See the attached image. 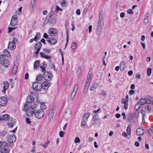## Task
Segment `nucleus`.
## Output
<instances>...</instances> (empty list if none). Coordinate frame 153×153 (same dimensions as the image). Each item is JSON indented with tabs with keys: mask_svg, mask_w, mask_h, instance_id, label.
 Masks as SVG:
<instances>
[{
	"mask_svg": "<svg viewBox=\"0 0 153 153\" xmlns=\"http://www.w3.org/2000/svg\"><path fill=\"white\" fill-rule=\"evenodd\" d=\"M39 103L36 102V104L33 103L31 104L26 105L25 106L27 115L28 116H32L34 114L36 118L38 119H40L42 118L45 114V112L42 110H38L36 111L35 113L34 111L39 106Z\"/></svg>",
	"mask_w": 153,
	"mask_h": 153,
	"instance_id": "nucleus-1",
	"label": "nucleus"
},
{
	"mask_svg": "<svg viewBox=\"0 0 153 153\" xmlns=\"http://www.w3.org/2000/svg\"><path fill=\"white\" fill-rule=\"evenodd\" d=\"M143 99H140L137 104L135 106V109L137 111L139 109H141V112L143 115Z\"/></svg>",
	"mask_w": 153,
	"mask_h": 153,
	"instance_id": "nucleus-2",
	"label": "nucleus"
},
{
	"mask_svg": "<svg viewBox=\"0 0 153 153\" xmlns=\"http://www.w3.org/2000/svg\"><path fill=\"white\" fill-rule=\"evenodd\" d=\"M50 53V51L48 49L44 48L43 49V52H40V54L41 57L48 59H50L51 56L45 55V53L48 54Z\"/></svg>",
	"mask_w": 153,
	"mask_h": 153,
	"instance_id": "nucleus-3",
	"label": "nucleus"
},
{
	"mask_svg": "<svg viewBox=\"0 0 153 153\" xmlns=\"http://www.w3.org/2000/svg\"><path fill=\"white\" fill-rule=\"evenodd\" d=\"M91 80V75L88 74L87 77L85 85L84 90V92L85 94L87 92Z\"/></svg>",
	"mask_w": 153,
	"mask_h": 153,
	"instance_id": "nucleus-4",
	"label": "nucleus"
},
{
	"mask_svg": "<svg viewBox=\"0 0 153 153\" xmlns=\"http://www.w3.org/2000/svg\"><path fill=\"white\" fill-rule=\"evenodd\" d=\"M7 146V143L4 141L0 142V148L4 151V153H9V150L7 148H5Z\"/></svg>",
	"mask_w": 153,
	"mask_h": 153,
	"instance_id": "nucleus-5",
	"label": "nucleus"
},
{
	"mask_svg": "<svg viewBox=\"0 0 153 153\" xmlns=\"http://www.w3.org/2000/svg\"><path fill=\"white\" fill-rule=\"evenodd\" d=\"M32 87L33 89L36 91H39L42 88V85L41 83L36 82L34 83L32 85Z\"/></svg>",
	"mask_w": 153,
	"mask_h": 153,
	"instance_id": "nucleus-6",
	"label": "nucleus"
},
{
	"mask_svg": "<svg viewBox=\"0 0 153 153\" xmlns=\"http://www.w3.org/2000/svg\"><path fill=\"white\" fill-rule=\"evenodd\" d=\"M62 9L60 8L59 6H53L51 9V12L50 16H52L53 15V12L54 11L56 13L58 12L59 11L61 12L62 11Z\"/></svg>",
	"mask_w": 153,
	"mask_h": 153,
	"instance_id": "nucleus-7",
	"label": "nucleus"
},
{
	"mask_svg": "<svg viewBox=\"0 0 153 153\" xmlns=\"http://www.w3.org/2000/svg\"><path fill=\"white\" fill-rule=\"evenodd\" d=\"M43 76L44 79L47 81H49L52 78V75L48 72H45Z\"/></svg>",
	"mask_w": 153,
	"mask_h": 153,
	"instance_id": "nucleus-8",
	"label": "nucleus"
},
{
	"mask_svg": "<svg viewBox=\"0 0 153 153\" xmlns=\"http://www.w3.org/2000/svg\"><path fill=\"white\" fill-rule=\"evenodd\" d=\"M7 103V98L4 97H1L0 98V105L3 106L6 105Z\"/></svg>",
	"mask_w": 153,
	"mask_h": 153,
	"instance_id": "nucleus-9",
	"label": "nucleus"
},
{
	"mask_svg": "<svg viewBox=\"0 0 153 153\" xmlns=\"http://www.w3.org/2000/svg\"><path fill=\"white\" fill-rule=\"evenodd\" d=\"M58 30L56 29L51 28L48 30V33L52 36L56 35L57 34Z\"/></svg>",
	"mask_w": 153,
	"mask_h": 153,
	"instance_id": "nucleus-10",
	"label": "nucleus"
},
{
	"mask_svg": "<svg viewBox=\"0 0 153 153\" xmlns=\"http://www.w3.org/2000/svg\"><path fill=\"white\" fill-rule=\"evenodd\" d=\"M16 137L14 134L11 136H9L7 139L8 141L11 143H13L16 141Z\"/></svg>",
	"mask_w": 153,
	"mask_h": 153,
	"instance_id": "nucleus-11",
	"label": "nucleus"
},
{
	"mask_svg": "<svg viewBox=\"0 0 153 153\" xmlns=\"http://www.w3.org/2000/svg\"><path fill=\"white\" fill-rule=\"evenodd\" d=\"M16 47V46L15 43L12 42L11 41L9 42L8 48L9 50H14L15 49Z\"/></svg>",
	"mask_w": 153,
	"mask_h": 153,
	"instance_id": "nucleus-12",
	"label": "nucleus"
},
{
	"mask_svg": "<svg viewBox=\"0 0 153 153\" xmlns=\"http://www.w3.org/2000/svg\"><path fill=\"white\" fill-rule=\"evenodd\" d=\"M34 100V98L32 97L31 96H28L27 99H26V101L27 103H28V104H25V105L24 106L26 105H30V104H33V103H32V102L33 101V100ZM34 104H36V103H35L34 102H33Z\"/></svg>",
	"mask_w": 153,
	"mask_h": 153,
	"instance_id": "nucleus-13",
	"label": "nucleus"
},
{
	"mask_svg": "<svg viewBox=\"0 0 153 153\" xmlns=\"http://www.w3.org/2000/svg\"><path fill=\"white\" fill-rule=\"evenodd\" d=\"M99 86V85L97 83H94L92 84L91 86L90 90L91 91H94L95 89H97Z\"/></svg>",
	"mask_w": 153,
	"mask_h": 153,
	"instance_id": "nucleus-14",
	"label": "nucleus"
},
{
	"mask_svg": "<svg viewBox=\"0 0 153 153\" xmlns=\"http://www.w3.org/2000/svg\"><path fill=\"white\" fill-rule=\"evenodd\" d=\"M47 66V64L44 62L41 64L40 68L42 69V72H45L46 71L45 68Z\"/></svg>",
	"mask_w": 153,
	"mask_h": 153,
	"instance_id": "nucleus-15",
	"label": "nucleus"
},
{
	"mask_svg": "<svg viewBox=\"0 0 153 153\" xmlns=\"http://www.w3.org/2000/svg\"><path fill=\"white\" fill-rule=\"evenodd\" d=\"M47 42L50 43L54 45L57 43L56 40L54 38H48L47 40Z\"/></svg>",
	"mask_w": 153,
	"mask_h": 153,
	"instance_id": "nucleus-16",
	"label": "nucleus"
},
{
	"mask_svg": "<svg viewBox=\"0 0 153 153\" xmlns=\"http://www.w3.org/2000/svg\"><path fill=\"white\" fill-rule=\"evenodd\" d=\"M42 85L43 89L45 90H47L50 86L49 83L47 81L43 82Z\"/></svg>",
	"mask_w": 153,
	"mask_h": 153,
	"instance_id": "nucleus-17",
	"label": "nucleus"
},
{
	"mask_svg": "<svg viewBox=\"0 0 153 153\" xmlns=\"http://www.w3.org/2000/svg\"><path fill=\"white\" fill-rule=\"evenodd\" d=\"M16 120L14 119H11L8 122V126L9 127H12L13 125L15 124Z\"/></svg>",
	"mask_w": 153,
	"mask_h": 153,
	"instance_id": "nucleus-18",
	"label": "nucleus"
},
{
	"mask_svg": "<svg viewBox=\"0 0 153 153\" xmlns=\"http://www.w3.org/2000/svg\"><path fill=\"white\" fill-rule=\"evenodd\" d=\"M43 76L41 74H39L36 77V80L37 81V82L41 83L43 81Z\"/></svg>",
	"mask_w": 153,
	"mask_h": 153,
	"instance_id": "nucleus-19",
	"label": "nucleus"
},
{
	"mask_svg": "<svg viewBox=\"0 0 153 153\" xmlns=\"http://www.w3.org/2000/svg\"><path fill=\"white\" fill-rule=\"evenodd\" d=\"M9 87V85L8 82L7 81H4V85L3 86V92L5 93L6 90Z\"/></svg>",
	"mask_w": 153,
	"mask_h": 153,
	"instance_id": "nucleus-20",
	"label": "nucleus"
},
{
	"mask_svg": "<svg viewBox=\"0 0 153 153\" xmlns=\"http://www.w3.org/2000/svg\"><path fill=\"white\" fill-rule=\"evenodd\" d=\"M90 114L89 113H87L85 114L82 117V120L84 121H87L88 119L90 116Z\"/></svg>",
	"mask_w": 153,
	"mask_h": 153,
	"instance_id": "nucleus-21",
	"label": "nucleus"
},
{
	"mask_svg": "<svg viewBox=\"0 0 153 153\" xmlns=\"http://www.w3.org/2000/svg\"><path fill=\"white\" fill-rule=\"evenodd\" d=\"M150 16V14L148 13H146L145 15V19H144V24H146L149 21V18Z\"/></svg>",
	"mask_w": 153,
	"mask_h": 153,
	"instance_id": "nucleus-22",
	"label": "nucleus"
},
{
	"mask_svg": "<svg viewBox=\"0 0 153 153\" xmlns=\"http://www.w3.org/2000/svg\"><path fill=\"white\" fill-rule=\"evenodd\" d=\"M42 46V44L40 42H37L35 45L34 48L36 50H40Z\"/></svg>",
	"mask_w": 153,
	"mask_h": 153,
	"instance_id": "nucleus-23",
	"label": "nucleus"
},
{
	"mask_svg": "<svg viewBox=\"0 0 153 153\" xmlns=\"http://www.w3.org/2000/svg\"><path fill=\"white\" fill-rule=\"evenodd\" d=\"M123 104H124V108L125 110H127L128 108V100H126L125 99H123L122 102Z\"/></svg>",
	"mask_w": 153,
	"mask_h": 153,
	"instance_id": "nucleus-24",
	"label": "nucleus"
},
{
	"mask_svg": "<svg viewBox=\"0 0 153 153\" xmlns=\"http://www.w3.org/2000/svg\"><path fill=\"white\" fill-rule=\"evenodd\" d=\"M143 129L142 128H138L137 129L136 132L137 135L141 136L143 134Z\"/></svg>",
	"mask_w": 153,
	"mask_h": 153,
	"instance_id": "nucleus-25",
	"label": "nucleus"
},
{
	"mask_svg": "<svg viewBox=\"0 0 153 153\" xmlns=\"http://www.w3.org/2000/svg\"><path fill=\"white\" fill-rule=\"evenodd\" d=\"M126 62L124 61L122 62L120 65V69L122 71H123L126 67Z\"/></svg>",
	"mask_w": 153,
	"mask_h": 153,
	"instance_id": "nucleus-26",
	"label": "nucleus"
},
{
	"mask_svg": "<svg viewBox=\"0 0 153 153\" xmlns=\"http://www.w3.org/2000/svg\"><path fill=\"white\" fill-rule=\"evenodd\" d=\"M148 130L150 135L153 137V128L151 126H149L148 127Z\"/></svg>",
	"mask_w": 153,
	"mask_h": 153,
	"instance_id": "nucleus-27",
	"label": "nucleus"
},
{
	"mask_svg": "<svg viewBox=\"0 0 153 153\" xmlns=\"http://www.w3.org/2000/svg\"><path fill=\"white\" fill-rule=\"evenodd\" d=\"M1 65L5 68H7L10 65L9 61L8 60L5 59L3 62L2 64Z\"/></svg>",
	"mask_w": 153,
	"mask_h": 153,
	"instance_id": "nucleus-28",
	"label": "nucleus"
},
{
	"mask_svg": "<svg viewBox=\"0 0 153 153\" xmlns=\"http://www.w3.org/2000/svg\"><path fill=\"white\" fill-rule=\"evenodd\" d=\"M54 111L53 109L50 111L48 115V118L51 120L53 118L54 115Z\"/></svg>",
	"mask_w": 153,
	"mask_h": 153,
	"instance_id": "nucleus-29",
	"label": "nucleus"
},
{
	"mask_svg": "<svg viewBox=\"0 0 153 153\" xmlns=\"http://www.w3.org/2000/svg\"><path fill=\"white\" fill-rule=\"evenodd\" d=\"M126 132L129 135V138H130L131 136V126L130 125H129L127 126L126 129Z\"/></svg>",
	"mask_w": 153,
	"mask_h": 153,
	"instance_id": "nucleus-30",
	"label": "nucleus"
},
{
	"mask_svg": "<svg viewBox=\"0 0 153 153\" xmlns=\"http://www.w3.org/2000/svg\"><path fill=\"white\" fill-rule=\"evenodd\" d=\"M40 62L39 60H36L34 63V68L37 69L38 68Z\"/></svg>",
	"mask_w": 153,
	"mask_h": 153,
	"instance_id": "nucleus-31",
	"label": "nucleus"
},
{
	"mask_svg": "<svg viewBox=\"0 0 153 153\" xmlns=\"http://www.w3.org/2000/svg\"><path fill=\"white\" fill-rule=\"evenodd\" d=\"M10 118L9 116L7 114H5L3 115L2 116V119L4 121H6L8 120Z\"/></svg>",
	"mask_w": 153,
	"mask_h": 153,
	"instance_id": "nucleus-32",
	"label": "nucleus"
},
{
	"mask_svg": "<svg viewBox=\"0 0 153 153\" xmlns=\"http://www.w3.org/2000/svg\"><path fill=\"white\" fill-rule=\"evenodd\" d=\"M40 38V33H37L36 35L34 37L35 41L37 42Z\"/></svg>",
	"mask_w": 153,
	"mask_h": 153,
	"instance_id": "nucleus-33",
	"label": "nucleus"
},
{
	"mask_svg": "<svg viewBox=\"0 0 153 153\" xmlns=\"http://www.w3.org/2000/svg\"><path fill=\"white\" fill-rule=\"evenodd\" d=\"M17 20L11 19L10 25L11 26H14L17 24Z\"/></svg>",
	"mask_w": 153,
	"mask_h": 153,
	"instance_id": "nucleus-34",
	"label": "nucleus"
},
{
	"mask_svg": "<svg viewBox=\"0 0 153 153\" xmlns=\"http://www.w3.org/2000/svg\"><path fill=\"white\" fill-rule=\"evenodd\" d=\"M145 109L148 113L150 112L151 109V105H145Z\"/></svg>",
	"mask_w": 153,
	"mask_h": 153,
	"instance_id": "nucleus-35",
	"label": "nucleus"
},
{
	"mask_svg": "<svg viewBox=\"0 0 153 153\" xmlns=\"http://www.w3.org/2000/svg\"><path fill=\"white\" fill-rule=\"evenodd\" d=\"M5 60V56L3 54L0 55V64H2L3 62Z\"/></svg>",
	"mask_w": 153,
	"mask_h": 153,
	"instance_id": "nucleus-36",
	"label": "nucleus"
},
{
	"mask_svg": "<svg viewBox=\"0 0 153 153\" xmlns=\"http://www.w3.org/2000/svg\"><path fill=\"white\" fill-rule=\"evenodd\" d=\"M4 56L7 57H9L11 56L10 54L7 49H6L4 50L3 51Z\"/></svg>",
	"mask_w": 153,
	"mask_h": 153,
	"instance_id": "nucleus-37",
	"label": "nucleus"
},
{
	"mask_svg": "<svg viewBox=\"0 0 153 153\" xmlns=\"http://www.w3.org/2000/svg\"><path fill=\"white\" fill-rule=\"evenodd\" d=\"M40 108L42 109L41 110H42L44 111L46 108V106L45 105V103L42 102L40 103Z\"/></svg>",
	"mask_w": 153,
	"mask_h": 153,
	"instance_id": "nucleus-38",
	"label": "nucleus"
},
{
	"mask_svg": "<svg viewBox=\"0 0 153 153\" xmlns=\"http://www.w3.org/2000/svg\"><path fill=\"white\" fill-rule=\"evenodd\" d=\"M99 119V117L96 116H94L91 120V121H93L94 122V123H92V125H93L94 124V123H95Z\"/></svg>",
	"mask_w": 153,
	"mask_h": 153,
	"instance_id": "nucleus-39",
	"label": "nucleus"
},
{
	"mask_svg": "<svg viewBox=\"0 0 153 153\" xmlns=\"http://www.w3.org/2000/svg\"><path fill=\"white\" fill-rule=\"evenodd\" d=\"M87 124L86 121L82 120L81 122V127L82 128H85L87 126Z\"/></svg>",
	"mask_w": 153,
	"mask_h": 153,
	"instance_id": "nucleus-40",
	"label": "nucleus"
},
{
	"mask_svg": "<svg viewBox=\"0 0 153 153\" xmlns=\"http://www.w3.org/2000/svg\"><path fill=\"white\" fill-rule=\"evenodd\" d=\"M78 85L76 84L75 85L72 93L76 94V93L78 89Z\"/></svg>",
	"mask_w": 153,
	"mask_h": 153,
	"instance_id": "nucleus-41",
	"label": "nucleus"
},
{
	"mask_svg": "<svg viewBox=\"0 0 153 153\" xmlns=\"http://www.w3.org/2000/svg\"><path fill=\"white\" fill-rule=\"evenodd\" d=\"M103 16V12L102 11H101L99 14L100 20H102Z\"/></svg>",
	"mask_w": 153,
	"mask_h": 153,
	"instance_id": "nucleus-42",
	"label": "nucleus"
},
{
	"mask_svg": "<svg viewBox=\"0 0 153 153\" xmlns=\"http://www.w3.org/2000/svg\"><path fill=\"white\" fill-rule=\"evenodd\" d=\"M18 69V67L17 65H15L14 66V67L13 70V72L14 74H15L16 72H17Z\"/></svg>",
	"mask_w": 153,
	"mask_h": 153,
	"instance_id": "nucleus-43",
	"label": "nucleus"
},
{
	"mask_svg": "<svg viewBox=\"0 0 153 153\" xmlns=\"http://www.w3.org/2000/svg\"><path fill=\"white\" fill-rule=\"evenodd\" d=\"M71 48L73 49H75L76 47V42H74L71 44Z\"/></svg>",
	"mask_w": 153,
	"mask_h": 153,
	"instance_id": "nucleus-44",
	"label": "nucleus"
},
{
	"mask_svg": "<svg viewBox=\"0 0 153 153\" xmlns=\"http://www.w3.org/2000/svg\"><path fill=\"white\" fill-rule=\"evenodd\" d=\"M122 135L124 137H126V138H128V139L129 138V135L127 133H126L125 132H123V133Z\"/></svg>",
	"mask_w": 153,
	"mask_h": 153,
	"instance_id": "nucleus-45",
	"label": "nucleus"
},
{
	"mask_svg": "<svg viewBox=\"0 0 153 153\" xmlns=\"http://www.w3.org/2000/svg\"><path fill=\"white\" fill-rule=\"evenodd\" d=\"M50 143L49 141H48L47 142H46L44 144H42L41 146L43 147V148L44 149L46 148L48 146V144Z\"/></svg>",
	"mask_w": 153,
	"mask_h": 153,
	"instance_id": "nucleus-46",
	"label": "nucleus"
},
{
	"mask_svg": "<svg viewBox=\"0 0 153 153\" xmlns=\"http://www.w3.org/2000/svg\"><path fill=\"white\" fill-rule=\"evenodd\" d=\"M147 73L148 76H150L151 73V69L150 68H148L147 71Z\"/></svg>",
	"mask_w": 153,
	"mask_h": 153,
	"instance_id": "nucleus-47",
	"label": "nucleus"
},
{
	"mask_svg": "<svg viewBox=\"0 0 153 153\" xmlns=\"http://www.w3.org/2000/svg\"><path fill=\"white\" fill-rule=\"evenodd\" d=\"M65 132L62 131H60L59 133V135L60 137H63L64 136Z\"/></svg>",
	"mask_w": 153,
	"mask_h": 153,
	"instance_id": "nucleus-48",
	"label": "nucleus"
},
{
	"mask_svg": "<svg viewBox=\"0 0 153 153\" xmlns=\"http://www.w3.org/2000/svg\"><path fill=\"white\" fill-rule=\"evenodd\" d=\"M7 132L5 131H2L0 133V134L1 136H4L6 134Z\"/></svg>",
	"mask_w": 153,
	"mask_h": 153,
	"instance_id": "nucleus-49",
	"label": "nucleus"
},
{
	"mask_svg": "<svg viewBox=\"0 0 153 153\" xmlns=\"http://www.w3.org/2000/svg\"><path fill=\"white\" fill-rule=\"evenodd\" d=\"M35 3V1L34 0H33V1H32L30 4V6H31L32 8H33L34 7Z\"/></svg>",
	"mask_w": 153,
	"mask_h": 153,
	"instance_id": "nucleus-50",
	"label": "nucleus"
},
{
	"mask_svg": "<svg viewBox=\"0 0 153 153\" xmlns=\"http://www.w3.org/2000/svg\"><path fill=\"white\" fill-rule=\"evenodd\" d=\"M13 43H15V44H16V43L17 44L18 42V39L16 38H14L13 40V41H11Z\"/></svg>",
	"mask_w": 153,
	"mask_h": 153,
	"instance_id": "nucleus-51",
	"label": "nucleus"
},
{
	"mask_svg": "<svg viewBox=\"0 0 153 153\" xmlns=\"http://www.w3.org/2000/svg\"><path fill=\"white\" fill-rule=\"evenodd\" d=\"M102 20H99L98 22V27H99V28L101 27L102 26L101 23L102 22Z\"/></svg>",
	"mask_w": 153,
	"mask_h": 153,
	"instance_id": "nucleus-52",
	"label": "nucleus"
},
{
	"mask_svg": "<svg viewBox=\"0 0 153 153\" xmlns=\"http://www.w3.org/2000/svg\"><path fill=\"white\" fill-rule=\"evenodd\" d=\"M16 27H9L8 29V32L10 33L13 30H14L15 29Z\"/></svg>",
	"mask_w": 153,
	"mask_h": 153,
	"instance_id": "nucleus-53",
	"label": "nucleus"
},
{
	"mask_svg": "<svg viewBox=\"0 0 153 153\" xmlns=\"http://www.w3.org/2000/svg\"><path fill=\"white\" fill-rule=\"evenodd\" d=\"M17 16L16 15H14L12 17L11 19L16 20L17 21Z\"/></svg>",
	"mask_w": 153,
	"mask_h": 153,
	"instance_id": "nucleus-54",
	"label": "nucleus"
},
{
	"mask_svg": "<svg viewBox=\"0 0 153 153\" xmlns=\"http://www.w3.org/2000/svg\"><path fill=\"white\" fill-rule=\"evenodd\" d=\"M127 13L129 14H132L133 13V12L132 10L131 9H129L128 10Z\"/></svg>",
	"mask_w": 153,
	"mask_h": 153,
	"instance_id": "nucleus-55",
	"label": "nucleus"
},
{
	"mask_svg": "<svg viewBox=\"0 0 153 153\" xmlns=\"http://www.w3.org/2000/svg\"><path fill=\"white\" fill-rule=\"evenodd\" d=\"M100 95H101L102 96H105L106 95V93L105 91H102L100 93Z\"/></svg>",
	"mask_w": 153,
	"mask_h": 153,
	"instance_id": "nucleus-56",
	"label": "nucleus"
},
{
	"mask_svg": "<svg viewBox=\"0 0 153 153\" xmlns=\"http://www.w3.org/2000/svg\"><path fill=\"white\" fill-rule=\"evenodd\" d=\"M74 142L75 143H79L80 142V139L79 137H76L74 140Z\"/></svg>",
	"mask_w": 153,
	"mask_h": 153,
	"instance_id": "nucleus-57",
	"label": "nucleus"
},
{
	"mask_svg": "<svg viewBox=\"0 0 153 153\" xmlns=\"http://www.w3.org/2000/svg\"><path fill=\"white\" fill-rule=\"evenodd\" d=\"M75 94L72 93V94H71V101H72L73 100V99L74 97L75 96Z\"/></svg>",
	"mask_w": 153,
	"mask_h": 153,
	"instance_id": "nucleus-58",
	"label": "nucleus"
},
{
	"mask_svg": "<svg viewBox=\"0 0 153 153\" xmlns=\"http://www.w3.org/2000/svg\"><path fill=\"white\" fill-rule=\"evenodd\" d=\"M61 4L62 6H65V1L63 0L61 2Z\"/></svg>",
	"mask_w": 153,
	"mask_h": 153,
	"instance_id": "nucleus-59",
	"label": "nucleus"
},
{
	"mask_svg": "<svg viewBox=\"0 0 153 153\" xmlns=\"http://www.w3.org/2000/svg\"><path fill=\"white\" fill-rule=\"evenodd\" d=\"M26 123L28 124H29L31 123V121L30 120V119L28 118H26Z\"/></svg>",
	"mask_w": 153,
	"mask_h": 153,
	"instance_id": "nucleus-60",
	"label": "nucleus"
},
{
	"mask_svg": "<svg viewBox=\"0 0 153 153\" xmlns=\"http://www.w3.org/2000/svg\"><path fill=\"white\" fill-rule=\"evenodd\" d=\"M48 35L45 33L43 35V37L45 39H48Z\"/></svg>",
	"mask_w": 153,
	"mask_h": 153,
	"instance_id": "nucleus-61",
	"label": "nucleus"
},
{
	"mask_svg": "<svg viewBox=\"0 0 153 153\" xmlns=\"http://www.w3.org/2000/svg\"><path fill=\"white\" fill-rule=\"evenodd\" d=\"M125 16V13H120V17L123 18Z\"/></svg>",
	"mask_w": 153,
	"mask_h": 153,
	"instance_id": "nucleus-62",
	"label": "nucleus"
},
{
	"mask_svg": "<svg viewBox=\"0 0 153 153\" xmlns=\"http://www.w3.org/2000/svg\"><path fill=\"white\" fill-rule=\"evenodd\" d=\"M128 75L129 76H131L133 74V72L131 70V71H129L128 72Z\"/></svg>",
	"mask_w": 153,
	"mask_h": 153,
	"instance_id": "nucleus-63",
	"label": "nucleus"
},
{
	"mask_svg": "<svg viewBox=\"0 0 153 153\" xmlns=\"http://www.w3.org/2000/svg\"><path fill=\"white\" fill-rule=\"evenodd\" d=\"M134 91L133 90H131L129 92V94L130 95H131L134 94Z\"/></svg>",
	"mask_w": 153,
	"mask_h": 153,
	"instance_id": "nucleus-64",
	"label": "nucleus"
}]
</instances>
